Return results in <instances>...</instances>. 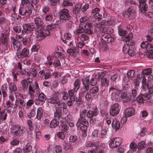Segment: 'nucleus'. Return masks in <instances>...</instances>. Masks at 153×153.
<instances>
[{
    "label": "nucleus",
    "mask_w": 153,
    "mask_h": 153,
    "mask_svg": "<svg viewBox=\"0 0 153 153\" xmlns=\"http://www.w3.org/2000/svg\"><path fill=\"white\" fill-rule=\"evenodd\" d=\"M22 27V33L23 34H29V36H32L33 29H35L33 25L29 23H24L23 24Z\"/></svg>",
    "instance_id": "obj_6"
},
{
    "label": "nucleus",
    "mask_w": 153,
    "mask_h": 153,
    "mask_svg": "<svg viewBox=\"0 0 153 153\" xmlns=\"http://www.w3.org/2000/svg\"><path fill=\"white\" fill-rule=\"evenodd\" d=\"M103 74L100 75L99 77L101 78V86L105 87H107L109 85V82L108 79L106 78L103 77Z\"/></svg>",
    "instance_id": "obj_26"
},
{
    "label": "nucleus",
    "mask_w": 153,
    "mask_h": 153,
    "mask_svg": "<svg viewBox=\"0 0 153 153\" xmlns=\"http://www.w3.org/2000/svg\"><path fill=\"white\" fill-rule=\"evenodd\" d=\"M50 7L48 5H45L42 7L41 9L42 13L45 14H48L50 10Z\"/></svg>",
    "instance_id": "obj_54"
},
{
    "label": "nucleus",
    "mask_w": 153,
    "mask_h": 153,
    "mask_svg": "<svg viewBox=\"0 0 153 153\" xmlns=\"http://www.w3.org/2000/svg\"><path fill=\"white\" fill-rule=\"evenodd\" d=\"M82 81L85 90L87 91L89 90L90 85V78L88 76L83 77L82 79Z\"/></svg>",
    "instance_id": "obj_24"
},
{
    "label": "nucleus",
    "mask_w": 153,
    "mask_h": 153,
    "mask_svg": "<svg viewBox=\"0 0 153 153\" xmlns=\"http://www.w3.org/2000/svg\"><path fill=\"white\" fill-rule=\"evenodd\" d=\"M150 96H138L137 98L136 101L139 103H142L144 100L149 99Z\"/></svg>",
    "instance_id": "obj_40"
},
{
    "label": "nucleus",
    "mask_w": 153,
    "mask_h": 153,
    "mask_svg": "<svg viewBox=\"0 0 153 153\" xmlns=\"http://www.w3.org/2000/svg\"><path fill=\"white\" fill-rule=\"evenodd\" d=\"M45 15V16L44 19L46 22H51L52 21L53 19V16L52 13H48Z\"/></svg>",
    "instance_id": "obj_51"
},
{
    "label": "nucleus",
    "mask_w": 153,
    "mask_h": 153,
    "mask_svg": "<svg viewBox=\"0 0 153 153\" xmlns=\"http://www.w3.org/2000/svg\"><path fill=\"white\" fill-rule=\"evenodd\" d=\"M117 29L119 34L122 36H124L127 33V31L123 29V26L120 25L117 27Z\"/></svg>",
    "instance_id": "obj_36"
},
{
    "label": "nucleus",
    "mask_w": 153,
    "mask_h": 153,
    "mask_svg": "<svg viewBox=\"0 0 153 153\" xmlns=\"http://www.w3.org/2000/svg\"><path fill=\"white\" fill-rule=\"evenodd\" d=\"M146 54L149 58H153V47L151 46L149 49H148L146 52Z\"/></svg>",
    "instance_id": "obj_42"
},
{
    "label": "nucleus",
    "mask_w": 153,
    "mask_h": 153,
    "mask_svg": "<svg viewBox=\"0 0 153 153\" xmlns=\"http://www.w3.org/2000/svg\"><path fill=\"white\" fill-rule=\"evenodd\" d=\"M16 6L14 4H9L7 7L5 8L6 10V13L9 14L10 13L11 11H12L13 12H15L16 11Z\"/></svg>",
    "instance_id": "obj_35"
},
{
    "label": "nucleus",
    "mask_w": 153,
    "mask_h": 153,
    "mask_svg": "<svg viewBox=\"0 0 153 153\" xmlns=\"http://www.w3.org/2000/svg\"><path fill=\"white\" fill-rule=\"evenodd\" d=\"M80 81L79 79H76L75 80L74 84V88L75 91H78L80 87Z\"/></svg>",
    "instance_id": "obj_59"
},
{
    "label": "nucleus",
    "mask_w": 153,
    "mask_h": 153,
    "mask_svg": "<svg viewBox=\"0 0 153 153\" xmlns=\"http://www.w3.org/2000/svg\"><path fill=\"white\" fill-rule=\"evenodd\" d=\"M72 0H63L62 5L65 7L68 6H73V4L71 2Z\"/></svg>",
    "instance_id": "obj_60"
},
{
    "label": "nucleus",
    "mask_w": 153,
    "mask_h": 153,
    "mask_svg": "<svg viewBox=\"0 0 153 153\" xmlns=\"http://www.w3.org/2000/svg\"><path fill=\"white\" fill-rule=\"evenodd\" d=\"M10 130L12 132L17 136H19L24 134L26 131V129L25 127L21 126L18 124L12 126Z\"/></svg>",
    "instance_id": "obj_3"
},
{
    "label": "nucleus",
    "mask_w": 153,
    "mask_h": 153,
    "mask_svg": "<svg viewBox=\"0 0 153 153\" xmlns=\"http://www.w3.org/2000/svg\"><path fill=\"white\" fill-rule=\"evenodd\" d=\"M9 90L11 94L9 96H17L18 93L16 92L17 91V87L15 84L13 82L9 83Z\"/></svg>",
    "instance_id": "obj_19"
},
{
    "label": "nucleus",
    "mask_w": 153,
    "mask_h": 153,
    "mask_svg": "<svg viewBox=\"0 0 153 153\" xmlns=\"http://www.w3.org/2000/svg\"><path fill=\"white\" fill-rule=\"evenodd\" d=\"M88 18L87 17H82L80 19V24H83L84 25L85 24H86L87 23H88Z\"/></svg>",
    "instance_id": "obj_62"
},
{
    "label": "nucleus",
    "mask_w": 153,
    "mask_h": 153,
    "mask_svg": "<svg viewBox=\"0 0 153 153\" xmlns=\"http://www.w3.org/2000/svg\"><path fill=\"white\" fill-rule=\"evenodd\" d=\"M37 32L38 36L41 37V39H43L46 36H49L50 32L47 29H44V27L43 29H39Z\"/></svg>",
    "instance_id": "obj_17"
},
{
    "label": "nucleus",
    "mask_w": 153,
    "mask_h": 153,
    "mask_svg": "<svg viewBox=\"0 0 153 153\" xmlns=\"http://www.w3.org/2000/svg\"><path fill=\"white\" fill-rule=\"evenodd\" d=\"M143 14L145 15L146 16L149 18H153V12L151 10H149V11H146Z\"/></svg>",
    "instance_id": "obj_64"
},
{
    "label": "nucleus",
    "mask_w": 153,
    "mask_h": 153,
    "mask_svg": "<svg viewBox=\"0 0 153 153\" xmlns=\"http://www.w3.org/2000/svg\"><path fill=\"white\" fill-rule=\"evenodd\" d=\"M19 141L18 139L17 138H12V140L10 142V144L13 146H17L19 145Z\"/></svg>",
    "instance_id": "obj_53"
},
{
    "label": "nucleus",
    "mask_w": 153,
    "mask_h": 153,
    "mask_svg": "<svg viewBox=\"0 0 153 153\" xmlns=\"http://www.w3.org/2000/svg\"><path fill=\"white\" fill-rule=\"evenodd\" d=\"M152 45H151L147 41L142 42L140 45L141 47L143 48H145L146 50L148 49H149L151 48Z\"/></svg>",
    "instance_id": "obj_50"
},
{
    "label": "nucleus",
    "mask_w": 153,
    "mask_h": 153,
    "mask_svg": "<svg viewBox=\"0 0 153 153\" xmlns=\"http://www.w3.org/2000/svg\"><path fill=\"white\" fill-rule=\"evenodd\" d=\"M73 118L72 116L70 114H68L66 115L63 114L59 119L60 122V123H68L69 121H72Z\"/></svg>",
    "instance_id": "obj_15"
},
{
    "label": "nucleus",
    "mask_w": 153,
    "mask_h": 153,
    "mask_svg": "<svg viewBox=\"0 0 153 153\" xmlns=\"http://www.w3.org/2000/svg\"><path fill=\"white\" fill-rule=\"evenodd\" d=\"M123 140L121 137H116L111 139L109 145L111 148H116L119 146L122 143Z\"/></svg>",
    "instance_id": "obj_8"
},
{
    "label": "nucleus",
    "mask_w": 153,
    "mask_h": 153,
    "mask_svg": "<svg viewBox=\"0 0 153 153\" xmlns=\"http://www.w3.org/2000/svg\"><path fill=\"white\" fill-rule=\"evenodd\" d=\"M34 108V105L33 106V108L30 109L29 113L27 114V116L28 118H31L35 116L36 113Z\"/></svg>",
    "instance_id": "obj_49"
},
{
    "label": "nucleus",
    "mask_w": 153,
    "mask_h": 153,
    "mask_svg": "<svg viewBox=\"0 0 153 153\" xmlns=\"http://www.w3.org/2000/svg\"><path fill=\"white\" fill-rule=\"evenodd\" d=\"M101 39L104 42L107 43L112 42L114 40V38L111 37L110 34L107 33L102 35Z\"/></svg>",
    "instance_id": "obj_21"
},
{
    "label": "nucleus",
    "mask_w": 153,
    "mask_h": 153,
    "mask_svg": "<svg viewBox=\"0 0 153 153\" xmlns=\"http://www.w3.org/2000/svg\"><path fill=\"white\" fill-rule=\"evenodd\" d=\"M8 37L7 35L3 33L1 34L0 40L4 50H7L8 49Z\"/></svg>",
    "instance_id": "obj_14"
},
{
    "label": "nucleus",
    "mask_w": 153,
    "mask_h": 153,
    "mask_svg": "<svg viewBox=\"0 0 153 153\" xmlns=\"http://www.w3.org/2000/svg\"><path fill=\"white\" fill-rule=\"evenodd\" d=\"M30 37H23L22 39V41L23 44L25 45L29 46L30 43L32 42L33 40L32 36H30Z\"/></svg>",
    "instance_id": "obj_30"
},
{
    "label": "nucleus",
    "mask_w": 153,
    "mask_h": 153,
    "mask_svg": "<svg viewBox=\"0 0 153 153\" xmlns=\"http://www.w3.org/2000/svg\"><path fill=\"white\" fill-rule=\"evenodd\" d=\"M10 39L11 46L14 50L18 51L20 50L22 45L20 42L16 40L17 38L11 37Z\"/></svg>",
    "instance_id": "obj_10"
},
{
    "label": "nucleus",
    "mask_w": 153,
    "mask_h": 153,
    "mask_svg": "<svg viewBox=\"0 0 153 153\" xmlns=\"http://www.w3.org/2000/svg\"><path fill=\"white\" fill-rule=\"evenodd\" d=\"M90 85L91 86H95L97 83V78L96 76H94L91 78H90Z\"/></svg>",
    "instance_id": "obj_48"
},
{
    "label": "nucleus",
    "mask_w": 153,
    "mask_h": 153,
    "mask_svg": "<svg viewBox=\"0 0 153 153\" xmlns=\"http://www.w3.org/2000/svg\"><path fill=\"white\" fill-rule=\"evenodd\" d=\"M91 138L92 140H99L100 139V131L97 129H94L92 132Z\"/></svg>",
    "instance_id": "obj_25"
},
{
    "label": "nucleus",
    "mask_w": 153,
    "mask_h": 153,
    "mask_svg": "<svg viewBox=\"0 0 153 153\" xmlns=\"http://www.w3.org/2000/svg\"><path fill=\"white\" fill-rule=\"evenodd\" d=\"M16 104L17 105H20V106L22 107H23L25 104V103L24 102V100L21 98H17V96H16Z\"/></svg>",
    "instance_id": "obj_46"
},
{
    "label": "nucleus",
    "mask_w": 153,
    "mask_h": 153,
    "mask_svg": "<svg viewBox=\"0 0 153 153\" xmlns=\"http://www.w3.org/2000/svg\"><path fill=\"white\" fill-rule=\"evenodd\" d=\"M83 26L85 33L89 35H91L93 33L92 24L91 23H89L83 25Z\"/></svg>",
    "instance_id": "obj_20"
},
{
    "label": "nucleus",
    "mask_w": 153,
    "mask_h": 153,
    "mask_svg": "<svg viewBox=\"0 0 153 153\" xmlns=\"http://www.w3.org/2000/svg\"><path fill=\"white\" fill-rule=\"evenodd\" d=\"M29 80L28 82L29 83L31 82L28 86V93L30 96H45L44 94L41 92L40 93L39 88L37 81L35 80L34 82H32V80L29 78L28 79Z\"/></svg>",
    "instance_id": "obj_2"
},
{
    "label": "nucleus",
    "mask_w": 153,
    "mask_h": 153,
    "mask_svg": "<svg viewBox=\"0 0 153 153\" xmlns=\"http://www.w3.org/2000/svg\"><path fill=\"white\" fill-rule=\"evenodd\" d=\"M59 0H48V4L51 7H56L57 6Z\"/></svg>",
    "instance_id": "obj_43"
},
{
    "label": "nucleus",
    "mask_w": 153,
    "mask_h": 153,
    "mask_svg": "<svg viewBox=\"0 0 153 153\" xmlns=\"http://www.w3.org/2000/svg\"><path fill=\"white\" fill-rule=\"evenodd\" d=\"M43 116V110L41 107H39L37 109L36 118L38 120H40Z\"/></svg>",
    "instance_id": "obj_41"
},
{
    "label": "nucleus",
    "mask_w": 153,
    "mask_h": 153,
    "mask_svg": "<svg viewBox=\"0 0 153 153\" xmlns=\"http://www.w3.org/2000/svg\"><path fill=\"white\" fill-rule=\"evenodd\" d=\"M87 112L86 110H83L80 113V117L79 118L78 120L80 119L82 120H86L85 119L86 115L87 114Z\"/></svg>",
    "instance_id": "obj_58"
},
{
    "label": "nucleus",
    "mask_w": 153,
    "mask_h": 153,
    "mask_svg": "<svg viewBox=\"0 0 153 153\" xmlns=\"http://www.w3.org/2000/svg\"><path fill=\"white\" fill-rule=\"evenodd\" d=\"M120 92L119 90L112 85L109 88V94L111 96H119Z\"/></svg>",
    "instance_id": "obj_22"
},
{
    "label": "nucleus",
    "mask_w": 153,
    "mask_h": 153,
    "mask_svg": "<svg viewBox=\"0 0 153 153\" xmlns=\"http://www.w3.org/2000/svg\"><path fill=\"white\" fill-rule=\"evenodd\" d=\"M72 35L69 32L65 33L63 37L61 38L62 41L65 44H67L68 43V41L72 40Z\"/></svg>",
    "instance_id": "obj_23"
},
{
    "label": "nucleus",
    "mask_w": 153,
    "mask_h": 153,
    "mask_svg": "<svg viewBox=\"0 0 153 153\" xmlns=\"http://www.w3.org/2000/svg\"><path fill=\"white\" fill-rule=\"evenodd\" d=\"M85 146L87 147L95 146L97 148L100 146H101V144L100 142L98 141L94 142L91 141H88L86 142Z\"/></svg>",
    "instance_id": "obj_27"
},
{
    "label": "nucleus",
    "mask_w": 153,
    "mask_h": 153,
    "mask_svg": "<svg viewBox=\"0 0 153 153\" xmlns=\"http://www.w3.org/2000/svg\"><path fill=\"white\" fill-rule=\"evenodd\" d=\"M130 88V84L129 83H126L123 86V89L120 90V92L119 93V95L127 96V95L130 92L129 90Z\"/></svg>",
    "instance_id": "obj_18"
},
{
    "label": "nucleus",
    "mask_w": 153,
    "mask_h": 153,
    "mask_svg": "<svg viewBox=\"0 0 153 153\" xmlns=\"http://www.w3.org/2000/svg\"><path fill=\"white\" fill-rule=\"evenodd\" d=\"M39 0H31V2L29 0H22V5L19 9V13L25 16L26 18L30 17L34 7L33 5H36Z\"/></svg>",
    "instance_id": "obj_1"
},
{
    "label": "nucleus",
    "mask_w": 153,
    "mask_h": 153,
    "mask_svg": "<svg viewBox=\"0 0 153 153\" xmlns=\"http://www.w3.org/2000/svg\"><path fill=\"white\" fill-rule=\"evenodd\" d=\"M76 125L77 127L79 128L84 133L89 126V123L86 120H82L81 119V120L80 119L78 120Z\"/></svg>",
    "instance_id": "obj_7"
},
{
    "label": "nucleus",
    "mask_w": 153,
    "mask_h": 153,
    "mask_svg": "<svg viewBox=\"0 0 153 153\" xmlns=\"http://www.w3.org/2000/svg\"><path fill=\"white\" fill-rule=\"evenodd\" d=\"M138 145L134 142H131L129 145V148L133 152L135 151L137 148Z\"/></svg>",
    "instance_id": "obj_55"
},
{
    "label": "nucleus",
    "mask_w": 153,
    "mask_h": 153,
    "mask_svg": "<svg viewBox=\"0 0 153 153\" xmlns=\"http://www.w3.org/2000/svg\"><path fill=\"white\" fill-rule=\"evenodd\" d=\"M104 97L103 96V97L102 98H101L100 103V104L105 107L108 105V102L107 101L106 98Z\"/></svg>",
    "instance_id": "obj_61"
},
{
    "label": "nucleus",
    "mask_w": 153,
    "mask_h": 153,
    "mask_svg": "<svg viewBox=\"0 0 153 153\" xmlns=\"http://www.w3.org/2000/svg\"><path fill=\"white\" fill-rule=\"evenodd\" d=\"M34 101L32 100H29L27 101L26 103V105L25 106L26 110L31 109L33 108L32 105L34 104Z\"/></svg>",
    "instance_id": "obj_47"
},
{
    "label": "nucleus",
    "mask_w": 153,
    "mask_h": 153,
    "mask_svg": "<svg viewBox=\"0 0 153 153\" xmlns=\"http://www.w3.org/2000/svg\"><path fill=\"white\" fill-rule=\"evenodd\" d=\"M152 69L151 68H148L143 70L142 71L143 75H149L152 72Z\"/></svg>",
    "instance_id": "obj_57"
},
{
    "label": "nucleus",
    "mask_w": 153,
    "mask_h": 153,
    "mask_svg": "<svg viewBox=\"0 0 153 153\" xmlns=\"http://www.w3.org/2000/svg\"><path fill=\"white\" fill-rule=\"evenodd\" d=\"M99 91L98 88L97 86L91 88L90 90V94L89 93H87L85 96H91V94H94L97 93Z\"/></svg>",
    "instance_id": "obj_52"
},
{
    "label": "nucleus",
    "mask_w": 153,
    "mask_h": 153,
    "mask_svg": "<svg viewBox=\"0 0 153 153\" xmlns=\"http://www.w3.org/2000/svg\"><path fill=\"white\" fill-rule=\"evenodd\" d=\"M23 150L24 153L30 152L32 151V147L29 143H27L23 148Z\"/></svg>",
    "instance_id": "obj_45"
},
{
    "label": "nucleus",
    "mask_w": 153,
    "mask_h": 153,
    "mask_svg": "<svg viewBox=\"0 0 153 153\" xmlns=\"http://www.w3.org/2000/svg\"><path fill=\"white\" fill-rule=\"evenodd\" d=\"M34 22L36 26L35 27V30L43 29L44 27V22L43 19L40 17H38L34 19Z\"/></svg>",
    "instance_id": "obj_13"
},
{
    "label": "nucleus",
    "mask_w": 153,
    "mask_h": 153,
    "mask_svg": "<svg viewBox=\"0 0 153 153\" xmlns=\"http://www.w3.org/2000/svg\"><path fill=\"white\" fill-rule=\"evenodd\" d=\"M133 37V35L132 33H130L128 36H126L125 37V39H126V44H127V45H125L123 47V51L125 54H127L128 52V51L130 49V47H129L128 45H131L132 46L133 44H129V42H128Z\"/></svg>",
    "instance_id": "obj_12"
},
{
    "label": "nucleus",
    "mask_w": 153,
    "mask_h": 153,
    "mask_svg": "<svg viewBox=\"0 0 153 153\" xmlns=\"http://www.w3.org/2000/svg\"><path fill=\"white\" fill-rule=\"evenodd\" d=\"M134 112V108H127L124 111L125 115L128 117L131 116Z\"/></svg>",
    "instance_id": "obj_33"
},
{
    "label": "nucleus",
    "mask_w": 153,
    "mask_h": 153,
    "mask_svg": "<svg viewBox=\"0 0 153 153\" xmlns=\"http://www.w3.org/2000/svg\"><path fill=\"white\" fill-rule=\"evenodd\" d=\"M62 111L59 108H56V111L54 112V117L56 119H59L63 114L62 113Z\"/></svg>",
    "instance_id": "obj_32"
},
{
    "label": "nucleus",
    "mask_w": 153,
    "mask_h": 153,
    "mask_svg": "<svg viewBox=\"0 0 153 153\" xmlns=\"http://www.w3.org/2000/svg\"><path fill=\"white\" fill-rule=\"evenodd\" d=\"M20 86L24 91H26L27 89L28 84L26 80H23L21 82Z\"/></svg>",
    "instance_id": "obj_39"
},
{
    "label": "nucleus",
    "mask_w": 153,
    "mask_h": 153,
    "mask_svg": "<svg viewBox=\"0 0 153 153\" xmlns=\"http://www.w3.org/2000/svg\"><path fill=\"white\" fill-rule=\"evenodd\" d=\"M146 142L144 141H143L138 143V144L137 149H143L146 146Z\"/></svg>",
    "instance_id": "obj_63"
},
{
    "label": "nucleus",
    "mask_w": 153,
    "mask_h": 153,
    "mask_svg": "<svg viewBox=\"0 0 153 153\" xmlns=\"http://www.w3.org/2000/svg\"><path fill=\"white\" fill-rule=\"evenodd\" d=\"M139 5L140 12L142 14H143L149 11L148 6L147 3Z\"/></svg>",
    "instance_id": "obj_29"
},
{
    "label": "nucleus",
    "mask_w": 153,
    "mask_h": 153,
    "mask_svg": "<svg viewBox=\"0 0 153 153\" xmlns=\"http://www.w3.org/2000/svg\"><path fill=\"white\" fill-rule=\"evenodd\" d=\"M59 129L60 131L63 132H66L69 129V126L68 123H60L59 126Z\"/></svg>",
    "instance_id": "obj_37"
},
{
    "label": "nucleus",
    "mask_w": 153,
    "mask_h": 153,
    "mask_svg": "<svg viewBox=\"0 0 153 153\" xmlns=\"http://www.w3.org/2000/svg\"><path fill=\"white\" fill-rule=\"evenodd\" d=\"M29 53V50L26 48H24L21 51L16 52L17 57L19 59H23L28 57Z\"/></svg>",
    "instance_id": "obj_11"
},
{
    "label": "nucleus",
    "mask_w": 153,
    "mask_h": 153,
    "mask_svg": "<svg viewBox=\"0 0 153 153\" xmlns=\"http://www.w3.org/2000/svg\"><path fill=\"white\" fill-rule=\"evenodd\" d=\"M99 113V110L97 107L93 110H90L87 112L86 116L87 118L90 119V123L93 124L96 121L95 118H92L96 116Z\"/></svg>",
    "instance_id": "obj_5"
},
{
    "label": "nucleus",
    "mask_w": 153,
    "mask_h": 153,
    "mask_svg": "<svg viewBox=\"0 0 153 153\" xmlns=\"http://www.w3.org/2000/svg\"><path fill=\"white\" fill-rule=\"evenodd\" d=\"M59 15L60 23H65L71 18L69 10L66 8H64L60 10Z\"/></svg>",
    "instance_id": "obj_4"
},
{
    "label": "nucleus",
    "mask_w": 153,
    "mask_h": 153,
    "mask_svg": "<svg viewBox=\"0 0 153 153\" xmlns=\"http://www.w3.org/2000/svg\"><path fill=\"white\" fill-rule=\"evenodd\" d=\"M131 96H111V98L113 100V101L114 100L115 102L118 101L119 100H119L121 98L122 100V101L124 105L125 104V102H130L131 100Z\"/></svg>",
    "instance_id": "obj_16"
},
{
    "label": "nucleus",
    "mask_w": 153,
    "mask_h": 153,
    "mask_svg": "<svg viewBox=\"0 0 153 153\" xmlns=\"http://www.w3.org/2000/svg\"><path fill=\"white\" fill-rule=\"evenodd\" d=\"M83 25V24H79V28L76 30L75 31V34L76 35L79 36L81 35V33L84 32Z\"/></svg>",
    "instance_id": "obj_38"
},
{
    "label": "nucleus",
    "mask_w": 153,
    "mask_h": 153,
    "mask_svg": "<svg viewBox=\"0 0 153 153\" xmlns=\"http://www.w3.org/2000/svg\"><path fill=\"white\" fill-rule=\"evenodd\" d=\"M59 97L60 96H54L52 98L51 97L48 100V102L51 103L58 104L60 101L59 99ZM60 97H61V96H60Z\"/></svg>",
    "instance_id": "obj_34"
},
{
    "label": "nucleus",
    "mask_w": 153,
    "mask_h": 153,
    "mask_svg": "<svg viewBox=\"0 0 153 153\" xmlns=\"http://www.w3.org/2000/svg\"><path fill=\"white\" fill-rule=\"evenodd\" d=\"M136 7L133 6H131L129 7L127 9L126 11L125 14V16L126 18H129L130 15L131 13L134 11Z\"/></svg>",
    "instance_id": "obj_31"
},
{
    "label": "nucleus",
    "mask_w": 153,
    "mask_h": 153,
    "mask_svg": "<svg viewBox=\"0 0 153 153\" xmlns=\"http://www.w3.org/2000/svg\"><path fill=\"white\" fill-rule=\"evenodd\" d=\"M59 122L56 120V119H53L50 123V127L51 128H55L59 125Z\"/></svg>",
    "instance_id": "obj_44"
},
{
    "label": "nucleus",
    "mask_w": 153,
    "mask_h": 153,
    "mask_svg": "<svg viewBox=\"0 0 153 153\" xmlns=\"http://www.w3.org/2000/svg\"><path fill=\"white\" fill-rule=\"evenodd\" d=\"M112 127L115 129L116 131L118 130L120 128V121L115 118L112 120V122L111 123Z\"/></svg>",
    "instance_id": "obj_28"
},
{
    "label": "nucleus",
    "mask_w": 153,
    "mask_h": 153,
    "mask_svg": "<svg viewBox=\"0 0 153 153\" xmlns=\"http://www.w3.org/2000/svg\"><path fill=\"white\" fill-rule=\"evenodd\" d=\"M81 5L80 4H76L75 5V8L73 9V12L75 14H77L80 11Z\"/></svg>",
    "instance_id": "obj_56"
},
{
    "label": "nucleus",
    "mask_w": 153,
    "mask_h": 153,
    "mask_svg": "<svg viewBox=\"0 0 153 153\" xmlns=\"http://www.w3.org/2000/svg\"><path fill=\"white\" fill-rule=\"evenodd\" d=\"M121 107L118 103H115L112 105L109 109L110 115L114 116L117 115L119 113Z\"/></svg>",
    "instance_id": "obj_9"
}]
</instances>
